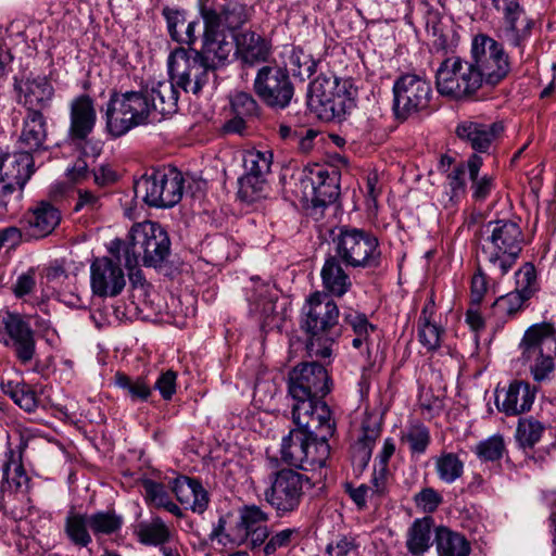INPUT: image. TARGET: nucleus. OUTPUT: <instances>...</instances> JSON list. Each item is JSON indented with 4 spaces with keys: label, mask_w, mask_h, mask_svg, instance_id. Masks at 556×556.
<instances>
[{
    "label": "nucleus",
    "mask_w": 556,
    "mask_h": 556,
    "mask_svg": "<svg viewBox=\"0 0 556 556\" xmlns=\"http://www.w3.org/2000/svg\"><path fill=\"white\" fill-rule=\"evenodd\" d=\"M312 421V438L307 444V457L304 459V465H307L306 470H314L323 468L330 455V445L328 443L336 431L334 419H311Z\"/></svg>",
    "instance_id": "nucleus-24"
},
{
    "label": "nucleus",
    "mask_w": 556,
    "mask_h": 556,
    "mask_svg": "<svg viewBox=\"0 0 556 556\" xmlns=\"http://www.w3.org/2000/svg\"><path fill=\"white\" fill-rule=\"evenodd\" d=\"M467 173V161L456 164L447 174L448 186L451 189L450 199L458 202L466 194L465 174Z\"/></svg>",
    "instance_id": "nucleus-55"
},
{
    "label": "nucleus",
    "mask_w": 556,
    "mask_h": 556,
    "mask_svg": "<svg viewBox=\"0 0 556 556\" xmlns=\"http://www.w3.org/2000/svg\"><path fill=\"white\" fill-rule=\"evenodd\" d=\"M435 86L440 94L455 100L471 97L482 87L471 60L459 56L442 61L435 73Z\"/></svg>",
    "instance_id": "nucleus-13"
},
{
    "label": "nucleus",
    "mask_w": 556,
    "mask_h": 556,
    "mask_svg": "<svg viewBox=\"0 0 556 556\" xmlns=\"http://www.w3.org/2000/svg\"><path fill=\"white\" fill-rule=\"evenodd\" d=\"M233 50V40L229 39L222 29L204 26L203 45L199 54L215 71L225 64Z\"/></svg>",
    "instance_id": "nucleus-29"
},
{
    "label": "nucleus",
    "mask_w": 556,
    "mask_h": 556,
    "mask_svg": "<svg viewBox=\"0 0 556 556\" xmlns=\"http://www.w3.org/2000/svg\"><path fill=\"white\" fill-rule=\"evenodd\" d=\"M483 165V157L472 153L467 159V174L470 182L471 198L475 203H484L496 189L495 176L480 174Z\"/></svg>",
    "instance_id": "nucleus-33"
},
{
    "label": "nucleus",
    "mask_w": 556,
    "mask_h": 556,
    "mask_svg": "<svg viewBox=\"0 0 556 556\" xmlns=\"http://www.w3.org/2000/svg\"><path fill=\"white\" fill-rule=\"evenodd\" d=\"M97 122L94 102L88 94H80L74 98L70 104V127L67 140L71 146L83 150L91 141Z\"/></svg>",
    "instance_id": "nucleus-19"
},
{
    "label": "nucleus",
    "mask_w": 556,
    "mask_h": 556,
    "mask_svg": "<svg viewBox=\"0 0 556 556\" xmlns=\"http://www.w3.org/2000/svg\"><path fill=\"white\" fill-rule=\"evenodd\" d=\"M230 104L233 114L247 117L249 119L256 117L260 113L258 103L249 92H236L230 100Z\"/></svg>",
    "instance_id": "nucleus-54"
},
{
    "label": "nucleus",
    "mask_w": 556,
    "mask_h": 556,
    "mask_svg": "<svg viewBox=\"0 0 556 556\" xmlns=\"http://www.w3.org/2000/svg\"><path fill=\"white\" fill-rule=\"evenodd\" d=\"M543 430L538 419H519L516 439L522 448H532L541 439Z\"/></svg>",
    "instance_id": "nucleus-51"
},
{
    "label": "nucleus",
    "mask_w": 556,
    "mask_h": 556,
    "mask_svg": "<svg viewBox=\"0 0 556 556\" xmlns=\"http://www.w3.org/2000/svg\"><path fill=\"white\" fill-rule=\"evenodd\" d=\"M358 547L355 539L349 535H341L336 544L329 543L326 553L330 556H348Z\"/></svg>",
    "instance_id": "nucleus-64"
},
{
    "label": "nucleus",
    "mask_w": 556,
    "mask_h": 556,
    "mask_svg": "<svg viewBox=\"0 0 556 556\" xmlns=\"http://www.w3.org/2000/svg\"><path fill=\"white\" fill-rule=\"evenodd\" d=\"M382 419H361L356 428V439L352 446L353 462L366 467L371 458L376 441L381 435Z\"/></svg>",
    "instance_id": "nucleus-31"
},
{
    "label": "nucleus",
    "mask_w": 556,
    "mask_h": 556,
    "mask_svg": "<svg viewBox=\"0 0 556 556\" xmlns=\"http://www.w3.org/2000/svg\"><path fill=\"white\" fill-rule=\"evenodd\" d=\"M334 255L346 267L378 268L381 265V249L378 238L365 229L342 226L332 240Z\"/></svg>",
    "instance_id": "nucleus-9"
},
{
    "label": "nucleus",
    "mask_w": 556,
    "mask_h": 556,
    "mask_svg": "<svg viewBox=\"0 0 556 556\" xmlns=\"http://www.w3.org/2000/svg\"><path fill=\"white\" fill-rule=\"evenodd\" d=\"M515 290L523 298L531 299L540 290L538 281L536 269L532 263H525L515 273Z\"/></svg>",
    "instance_id": "nucleus-48"
},
{
    "label": "nucleus",
    "mask_w": 556,
    "mask_h": 556,
    "mask_svg": "<svg viewBox=\"0 0 556 556\" xmlns=\"http://www.w3.org/2000/svg\"><path fill=\"white\" fill-rule=\"evenodd\" d=\"M528 302L529 299L513 290L494 301L491 316L497 325H504L522 312L528 306Z\"/></svg>",
    "instance_id": "nucleus-39"
},
{
    "label": "nucleus",
    "mask_w": 556,
    "mask_h": 556,
    "mask_svg": "<svg viewBox=\"0 0 556 556\" xmlns=\"http://www.w3.org/2000/svg\"><path fill=\"white\" fill-rule=\"evenodd\" d=\"M288 61L295 75L302 76L305 74L311 76L315 72V62L301 47H292Z\"/></svg>",
    "instance_id": "nucleus-56"
},
{
    "label": "nucleus",
    "mask_w": 556,
    "mask_h": 556,
    "mask_svg": "<svg viewBox=\"0 0 556 556\" xmlns=\"http://www.w3.org/2000/svg\"><path fill=\"white\" fill-rule=\"evenodd\" d=\"M435 545L439 556H469L470 544L467 539L445 527L435 530Z\"/></svg>",
    "instance_id": "nucleus-40"
},
{
    "label": "nucleus",
    "mask_w": 556,
    "mask_h": 556,
    "mask_svg": "<svg viewBox=\"0 0 556 556\" xmlns=\"http://www.w3.org/2000/svg\"><path fill=\"white\" fill-rule=\"evenodd\" d=\"M288 390L292 397V417H331L334 410L324 396L330 392L329 375L324 365L305 362L288 375Z\"/></svg>",
    "instance_id": "nucleus-2"
},
{
    "label": "nucleus",
    "mask_w": 556,
    "mask_h": 556,
    "mask_svg": "<svg viewBox=\"0 0 556 556\" xmlns=\"http://www.w3.org/2000/svg\"><path fill=\"white\" fill-rule=\"evenodd\" d=\"M432 545V519H416L406 534V548L413 556H422Z\"/></svg>",
    "instance_id": "nucleus-38"
},
{
    "label": "nucleus",
    "mask_w": 556,
    "mask_h": 556,
    "mask_svg": "<svg viewBox=\"0 0 556 556\" xmlns=\"http://www.w3.org/2000/svg\"><path fill=\"white\" fill-rule=\"evenodd\" d=\"M114 382L132 402L148 401L152 394V388L143 377L132 378L125 372L117 371L114 376Z\"/></svg>",
    "instance_id": "nucleus-43"
},
{
    "label": "nucleus",
    "mask_w": 556,
    "mask_h": 556,
    "mask_svg": "<svg viewBox=\"0 0 556 556\" xmlns=\"http://www.w3.org/2000/svg\"><path fill=\"white\" fill-rule=\"evenodd\" d=\"M162 13L166 20L169 36L176 41L181 31L180 28L186 25L185 13L170 8H164Z\"/></svg>",
    "instance_id": "nucleus-61"
},
{
    "label": "nucleus",
    "mask_w": 556,
    "mask_h": 556,
    "mask_svg": "<svg viewBox=\"0 0 556 556\" xmlns=\"http://www.w3.org/2000/svg\"><path fill=\"white\" fill-rule=\"evenodd\" d=\"M353 85L334 75H318L309 85L307 104L325 122L341 121L355 106Z\"/></svg>",
    "instance_id": "nucleus-6"
},
{
    "label": "nucleus",
    "mask_w": 556,
    "mask_h": 556,
    "mask_svg": "<svg viewBox=\"0 0 556 556\" xmlns=\"http://www.w3.org/2000/svg\"><path fill=\"white\" fill-rule=\"evenodd\" d=\"M104 117L106 130L114 138H119L136 127L160 122V116H153L150 109L148 92L142 90H113Z\"/></svg>",
    "instance_id": "nucleus-5"
},
{
    "label": "nucleus",
    "mask_w": 556,
    "mask_h": 556,
    "mask_svg": "<svg viewBox=\"0 0 556 556\" xmlns=\"http://www.w3.org/2000/svg\"><path fill=\"white\" fill-rule=\"evenodd\" d=\"M60 210L48 201L29 207L21 219V242L41 240L50 236L61 222Z\"/></svg>",
    "instance_id": "nucleus-20"
},
{
    "label": "nucleus",
    "mask_w": 556,
    "mask_h": 556,
    "mask_svg": "<svg viewBox=\"0 0 556 556\" xmlns=\"http://www.w3.org/2000/svg\"><path fill=\"white\" fill-rule=\"evenodd\" d=\"M253 90L258 99L273 110L287 109L295 92L288 70L279 65H264L258 68Z\"/></svg>",
    "instance_id": "nucleus-16"
},
{
    "label": "nucleus",
    "mask_w": 556,
    "mask_h": 556,
    "mask_svg": "<svg viewBox=\"0 0 556 556\" xmlns=\"http://www.w3.org/2000/svg\"><path fill=\"white\" fill-rule=\"evenodd\" d=\"M296 532L295 529H285L273 535L263 547L264 556H269L278 548L288 546Z\"/></svg>",
    "instance_id": "nucleus-62"
},
{
    "label": "nucleus",
    "mask_w": 556,
    "mask_h": 556,
    "mask_svg": "<svg viewBox=\"0 0 556 556\" xmlns=\"http://www.w3.org/2000/svg\"><path fill=\"white\" fill-rule=\"evenodd\" d=\"M89 516V528L96 536L112 535L122 529L123 517L114 509L96 511Z\"/></svg>",
    "instance_id": "nucleus-44"
},
{
    "label": "nucleus",
    "mask_w": 556,
    "mask_h": 556,
    "mask_svg": "<svg viewBox=\"0 0 556 556\" xmlns=\"http://www.w3.org/2000/svg\"><path fill=\"white\" fill-rule=\"evenodd\" d=\"M114 255L96 257L90 265V288L99 298H115L125 286L126 278L121 263Z\"/></svg>",
    "instance_id": "nucleus-18"
},
{
    "label": "nucleus",
    "mask_w": 556,
    "mask_h": 556,
    "mask_svg": "<svg viewBox=\"0 0 556 556\" xmlns=\"http://www.w3.org/2000/svg\"><path fill=\"white\" fill-rule=\"evenodd\" d=\"M296 427L291 429L289 434L283 437L281 442V459L290 466L306 470L304 459L307 457V444L312 438V421L301 424V419H293Z\"/></svg>",
    "instance_id": "nucleus-26"
},
{
    "label": "nucleus",
    "mask_w": 556,
    "mask_h": 556,
    "mask_svg": "<svg viewBox=\"0 0 556 556\" xmlns=\"http://www.w3.org/2000/svg\"><path fill=\"white\" fill-rule=\"evenodd\" d=\"M293 192L312 215H323L340 195V173L318 164L307 166L299 174Z\"/></svg>",
    "instance_id": "nucleus-7"
},
{
    "label": "nucleus",
    "mask_w": 556,
    "mask_h": 556,
    "mask_svg": "<svg viewBox=\"0 0 556 556\" xmlns=\"http://www.w3.org/2000/svg\"><path fill=\"white\" fill-rule=\"evenodd\" d=\"M418 341L428 352H435L442 344L444 328L437 323H417Z\"/></svg>",
    "instance_id": "nucleus-52"
},
{
    "label": "nucleus",
    "mask_w": 556,
    "mask_h": 556,
    "mask_svg": "<svg viewBox=\"0 0 556 556\" xmlns=\"http://www.w3.org/2000/svg\"><path fill=\"white\" fill-rule=\"evenodd\" d=\"M4 340L2 344L14 352L17 361L26 365L36 354L35 331L28 320L17 313L7 312L2 316Z\"/></svg>",
    "instance_id": "nucleus-17"
},
{
    "label": "nucleus",
    "mask_w": 556,
    "mask_h": 556,
    "mask_svg": "<svg viewBox=\"0 0 556 556\" xmlns=\"http://www.w3.org/2000/svg\"><path fill=\"white\" fill-rule=\"evenodd\" d=\"M20 156H22V149H16L13 154H5L2 157L0 156V160L3 162V167L7 168L4 174L8 179L12 180L21 190H23L26 182L35 173V161L34 155H31V164L26 166L24 162L21 161Z\"/></svg>",
    "instance_id": "nucleus-41"
},
{
    "label": "nucleus",
    "mask_w": 556,
    "mask_h": 556,
    "mask_svg": "<svg viewBox=\"0 0 556 556\" xmlns=\"http://www.w3.org/2000/svg\"><path fill=\"white\" fill-rule=\"evenodd\" d=\"M134 190L149 206L172 207L182 198L184 177L176 168L153 169L135 181Z\"/></svg>",
    "instance_id": "nucleus-10"
},
{
    "label": "nucleus",
    "mask_w": 556,
    "mask_h": 556,
    "mask_svg": "<svg viewBox=\"0 0 556 556\" xmlns=\"http://www.w3.org/2000/svg\"><path fill=\"white\" fill-rule=\"evenodd\" d=\"M470 60L482 86L494 87L510 72L509 55L503 45L485 34L472 38Z\"/></svg>",
    "instance_id": "nucleus-11"
},
{
    "label": "nucleus",
    "mask_w": 556,
    "mask_h": 556,
    "mask_svg": "<svg viewBox=\"0 0 556 556\" xmlns=\"http://www.w3.org/2000/svg\"><path fill=\"white\" fill-rule=\"evenodd\" d=\"M15 147L22 149L20 157L26 166L31 164V155L48 151V121L43 113H25Z\"/></svg>",
    "instance_id": "nucleus-21"
},
{
    "label": "nucleus",
    "mask_w": 556,
    "mask_h": 556,
    "mask_svg": "<svg viewBox=\"0 0 556 556\" xmlns=\"http://www.w3.org/2000/svg\"><path fill=\"white\" fill-rule=\"evenodd\" d=\"M503 38L513 47L523 50L525 42L530 38L534 25L523 8L503 15Z\"/></svg>",
    "instance_id": "nucleus-35"
},
{
    "label": "nucleus",
    "mask_w": 556,
    "mask_h": 556,
    "mask_svg": "<svg viewBox=\"0 0 556 556\" xmlns=\"http://www.w3.org/2000/svg\"><path fill=\"white\" fill-rule=\"evenodd\" d=\"M483 235L482 254L492 273L502 278L513 268L522 251L525 236L521 227L510 219L490 220Z\"/></svg>",
    "instance_id": "nucleus-4"
},
{
    "label": "nucleus",
    "mask_w": 556,
    "mask_h": 556,
    "mask_svg": "<svg viewBox=\"0 0 556 556\" xmlns=\"http://www.w3.org/2000/svg\"><path fill=\"white\" fill-rule=\"evenodd\" d=\"M36 288V268L29 267L22 273L12 287L13 294L17 299H23L34 292Z\"/></svg>",
    "instance_id": "nucleus-58"
},
{
    "label": "nucleus",
    "mask_w": 556,
    "mask_h": 556,
    "mask_svg": "<svg viewBox=\"0 0 556 556\" xmlns=\"http://www.w3.org/2000/svg\"><path fill=\"white\" fill-rule=\"evenodd\" d=\"M535 391L528 382L515 381L507 390L496 393L495 402L500 410L507 415H520L530 410Z\"/></svg>",
    "instance_id": "nucleus-28"
},
{
    "label": "nucleus",
    "mask_w": 556,
    "mask_h": 556,
    "mask_svg": "<svg viewBox=\"0 0 556 556\" xmlns=\"http://www.w3.org/2000/svg\"><path fill=\"white\" fill-rule=\"evenodd\" d=\"M177 88L172 79L169 81H157L151 88V92L148 93L150 109L153 116H160V122L177 112L179 99Z\"/></svg>",
    "instance_id": "nucleus-34"
},
{
    "label": "nucleus",
    "mask_w": 556,
    "mask_h": 556,
    "mask_svg": "<svg viewBox=\"0 0 556 556\" xmlns=\"http://www.w3.org/2000/svg\"><path fill=\"white\" fill-rule=\"evenodd\" d=\"M554 327L548 323L530 326L523 333L518 349L519 362L527 366L535 382L552 379L556 365L552 354Z\"/></svg>",
    "instance_id": "nucleus-8"
},
{
    "label": "nucleus",
    "mask_w": 556,
    "mask_h": 556,
    "mask_svg": "<svg viewBox=\"0 0 556 556\" xmlns=\"http://www.w3.org/2000/svg\"><path fill=\"white\" fill-rule=\"evenodd\" d=\"M312 488L313 482L308 476L283 468L273 473L270 485L265 491V500L278 516H285L299 508L306 491Z\"/></svg>",
    "instance_id": "nucleus-12"
},
{
    "label": "nucleus",
    "mask_w": 556,
    "mask_h": 556,
    "mask_svg": "<svg viewBox=\"0 0 556 556\" xmlns=\"http://www.w3.org/2000/svg\"><path fill=\"white\" fill-rule=\"evenodd\" d=\"M172 491L177 501L193 513L203 514L207 509L210 496L199 480L178 477L172 482Z\"/></svg>",
    "instance_id": "nucleus-30"
},
{
    "label": "nucleus",
    "mask_w": 556,
    "mask_h": 556,
    "mask_svg": "<svg viewBox=\"0 0 556 556\" xmlns=\"http://www.w3.org/2000/svg\"><path fill=\"white\" fill-rule=\"evenodd\" d=\"M128 240L114 239L108 251L125 267L142 264L146 267H161L170 255V239L167 231L157 223L147 220L135 224L128 233Z\"/></svg>",
    "instance_id": "nucleus-1"
},
{
    "label": "nucleus",
    "mask_w": 556,
    "mask_h": 556,
    "mask_svg": "<svg viewBox=\"0 0 556 556\" xmlns=\"http://www.w3.org/2000/svg\"><path fill=\"white\" fill-rule=\"evenodd\" d=\"M199 50L176 48L168 56L169 77L185 92L199 94L214 70L203 60Z\"/></svg>",
    "instance_id": "nucleus-14"
},
{
    "label": "nucleus",
    "mask_w": 556,
    "mask_h": 556,
    "mask_svg": "<svg viewBox=\"0 0 556 556\" xmlns=\"http://www.w3.org/2000/svg\"><path fill=\"white\" fill-rule=\"evenodd\" d=\"M417 507L425 513H433L442 503V496L432 488H425L414 496Z\"/></svg>",
    "instance_id": "nucleus-59"
},
{
    "label": "nucleus",
    "mask_w": 556,
    "mask_h": 556,
    "mask_svg": "<svg viewBox=\"0 0 556 556\" xmlns=\"http://www.w3.org/2000/svg\"><path fill=\"white\" fill-rule=\"evenodd\" d=\"M342 260L338 256L328 255L320 270L321 282L326 294L341 298L352 287L350 275L342 266Z\"/></svg>",
    "instance_id": "nucleus-32"
},
{
    "label": "nucleus",
    "mask_w": 556,
    "mask_h": 556,
    "mask_svg": "<svg viewBox=\"0 0 556 556\" xmlns=\"http://www.w3.org/2000/svg\"><path fill=\"white\" fill-rule=\"evenodd\" d=\"M339 308L326 293L316 292L303 307L301 328L307 334L306 351L311 357L330 359L338 334Z\"/></svg>",
    "instance_id": "nucleus-3"
},
{
    "label": "nucleus",
    "mask_w": 556,
    "mask_h": 556,
    "mask_svg": "<svg viewBox=\"0 0 556 556\" xmlns=\"http://www.w3.org/2000/svg\"><path fill=\"white\" fill-rule=\"evenodd\" d=\"M3 162L0 160V208L16 212L22 199V191L5 174H2Z\"/></svg>",
    "instance_id": "nucleus-50"
},
{
    "label": "nucleus",
    "mask_w": 556,
    "mask_h": 556,
    "mask_svg": "<svg viewBox=\"0 0 556 556\" xmlns=\"http://www.w3.org/2000/svg\"><path fill=\"white\" fill-rule=\"evenodd\" d=\"M176 371L168 369L162 372L154 383V389L157 390L164 400H170L176 393Z\"/></svg>",
    "instance_id": "nucleus-60"
},
{
    "label": "nucleus",
    "mask_w": 556,
    "mask_h": 556,
    "mask_svg": "<svg viewBox=\"0 0 556 556\" xmlns=\"http://www.w3.org/2000/svg\"><path fill=\"white\" fill-rule=\"evenodd\" d=\"M344 320L349 326H351L355 336L369 337V333L376 329V327L369 323L365 314H348Z\"/></svg>",
    "instance_id": "nucleus-63"
},
{
    "label": "nucleus",
    "mask_w": 556,
    "mask_h": 556,
    "mask_svg": "<svg viewBox=\"0 0 556 556\" xmlns=\"http://www.w3.org/2000/svg\"><path fill=\"white\" fill-rule=\"evenodd\" d=\"M138 536L143 544L165 546L164 543L170 538V531L161 518L155 517L139 526Z\"/></svg>",
    "instance_id": "nucleus-45"
},
{
    "label": "nucleus",
    "mask_w": 556,
    "mask_h": 556,
    "mask_svg": "<svg viewBox=\"0 0 556 556\" xmlns=\"http://www.w3.org/2000/svg\"><path fill=\"white\" fill-rule=\"evenodd\" d=\"M503 131L502 122L486 124L472 119L463 121L455 130L456 136L479 155L488 153Z\"/></svg>",
    "instance_id": "nucleus-22"
},
{
    "label": "nucleus",
    "mask_w": 556,
    "mask_h": 556,
    "mask_svg": "<svg viewBox=\"0 0 556 556\" xmlns=\"http://www.w3.org/2000/svg\"><path fill=\"white\" fill-rule=\"evenodd\" d=\"M473 452L483 462H496L503 457L505 443L501 435H492L479 442Z\"/></svg>",
    "instance_id": "nucleus-53"
},
{
    "label": "nucleus",
    "mask_w": 556,
    "mask_h": 556,
    "mask_svg": "<svg viewBox=\"0 0 556 556\" xmlns=\"http://www.w3.org/2000/svg\"><path fill=\"white\" fill-rule=\"evenodd\" d=\"M266 178L243 175L239 179L238 198L241 202L253 204L266 197Z\"/></svg>",
    "instance_id": "nucleus-46"
},
{
    "label": "nucleus",
    "mask_w": 556,
    "mask_h": 556,
    "mask_svg": "<svg viewBox=\"0 0 556 556\" xmlns=\"http://www.w3.org/2000/svg\"><path fill=\"white\" fill-rule=\"evenodd\" d=\"M254 8L237 0H227L214 10H206L203 18L204 26L210 28H226L230 31L240 29L253 16Z\"/></svg>",
    "instance_id": "nucleus-23"
},
{
    "label": "nucleus",
    "mask_w": 556,
    "mask_h": 556,
    "mask_svg": "<svg viewBox=\"0 0 556 556\" xmlns=\"http://www.w3.org/2000/svg\"><path fill=\"white\" fill-rule=\"evenodd\" d=\"M18 91V102L25 108V113H43L51 106L54 88L45 76L27 78L15 87Z\"/></svg>",
    "instance_id": "nucleus-25"
},
{
    "label": "nucleus",
    "mask_w": 556,
    "mask_h": 556,
    "mask_svg": "<svg viewBox=\"0 0 556 556\" xmlns=\"http://www.w3.org/2000/svg\"><path fill=\"white\" fill-rule=\"evenodd\" d=\"M88 528V515L73 511L67 514L64 521V533L72 544L78 547H87L92 542Z\"/></svg>",
    "instance_id": "nucleus-42"
},
{
    "label": "nucleus",
    "mask_w": 556,
    "mask_h": 556,
    "mask_svg": "<svg viewBox=\"0 0 556 556\" xmlns=\"http://www.w3.org/2000/svg\"><path fill=\"white\" fill-rule=\"evenodd\" d=\"M393 112L397 119L430 110L432 88L430 81L417 74H403L393 84Z\"/></svg>",
    "instance_id": "nucleus-15"
},
{
    "label": "nucleus",
    "mask_w": 556,
    "mask_h": 556,
    "mask_svg": "<svg viewBox=\"0 0 556 556\" xmlns=\"http://www.w3.org/2000/svg\"><path fill=\"white\" fill-rule=\"evenodd\" d=\"M236 53L248 65L265 63L273 54L271 39L248 29L233 37Z\"/></svg>",
    "instance_id": "nucleus-27"
},
{
    "label": "nucleus",
    "mask_w": 556,
    "mask_h": 556,
    "mask_svg": "<svg viewBox=\"0 0 556 556\" xmlns=\"http://www.w3.org/2000/svg\"><path fill=\"white\" fill-rule=\"evenodd\" d=\"M435 468L439 478L446 482L453 483L462 477L464 464L454 453H444L435 462Z\"/></svg>",
    "instance_id": "nucleus-49"
},
{
    "label": "nucleus",
    "mask_w": 556,
    "mask_h": 556,
    "mask_svg": "<svg viewBox=\"0 0 556 556\" xmlns=\"http://www.w3.org/2000/svg\"><path fill=\"white\" fill-rule=\"evenodd\" d=\"M268 515L255 505L244 506L240 511V517L233 526L229 525L227 534L232 544L241 545L249 539V531L265 527Z\"/></svg>",
    "instance_id": "nucleus-36"
},
{
    "label": "nucleus",
    "mask_w": 556,
    "mask_h": 556,
    "mask_svg": "<svg viewBox=\"0 0 556 556\" xmlns=\"http://www.w3.org/2000/svg\"><path fill=\"white\" fill-rule=\"evenodd\" d=\"M409 444L413 453L422 454L430 443V433L428 428L422 425L413 426L404 437Z\"/></svg>",
    "instance_id": "nucleus-57"
},
{
    "label": "nucleus",
    "mask_w": 556,
    "mask_h": 556,
    "mask_svg": "<svg viewBox=\"0 0 556 556\" xmlns=\"http://www.w3.org/2000/svg\"><path fill=\"white\" fill-rule=\"evenodd\" d=\"M28 481L21 455L10 451L2 466L1 491L12 493L26 490Z\"/></svg>",
    "instance_id": "nucleus-37"
},
{
    "label": "nucleus",
    "mask_w": 556,
    "mask_h": 556,
    "mask_svg": "<svg viewBox=\"0 0 556 556\" xmlns=\"http://www.w3.org/2000/svg\"><path fill=\"white\" fill-rule=\"evenodd\" d=\"M271 163L273 154L269 151H247L243 156L244 175L266 178L270 172Z\"/></svg>",
    "instance_id": "nucleus-47"
}]
</instances>
